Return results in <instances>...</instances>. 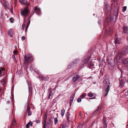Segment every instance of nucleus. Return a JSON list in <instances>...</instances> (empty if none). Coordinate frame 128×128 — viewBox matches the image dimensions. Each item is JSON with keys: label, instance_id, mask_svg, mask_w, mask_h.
Segmentation results:
<instances>
[{"label": "nucleus", "instance_id": "f257e3e1", "mask_svg": "<svg viewBox=\"0 0 128 128\" xmlns=\"http://www.w3.org/2000/svg\"><path fill=\"white\" fill-rule=\"evenodd\" d=\"M111 84L109 82V77L108 76L106 75L104 76V88L106 91L104 92V96H106L110 89Z\"/></svg>", "mask_w": 128, "mask_h": 128}, {"label": "nucleus", "instance_id": "f03ea898", "mask_svg": "<svg viewBox=\"0 0 128 128\" xmlns=\"http://www.w3.org/2000/svg\"><path fill=\"white\" fill-rule=\"evenodd\" d=\"M32 60V57L30 54H28L26 56H24V68H26L28 66V64L31 62Z\"/></svg>", "mask_w": 128, "mask_h": 128}, {"label": "nucleus", "instance_id": "7ed1b4c3", "mask_svg": "<svg viewBox=\"0 0 128 128\" xmlns=\"http://www.w3.org/2000/svg\"><path fill=\"white\" fill-rule=\"evenodd\" d=\"M89 58L87 57H84V60L82 62V64L80 66V67L82 68L86 64H88V67L90 68H91L92 67V66L91 64V62L89 61Z\"/></svg>", "mask_w": 128, "mask_h": 128}, {"label": "nucleus", "instance_id": "20e7f679", "mask_svg": "<svg viewBox=\"0 0 128 128\" xmlns=\"http://www.w3.org/2000/svg\"><path fill=\"white\" fill-rule=\"evenodd\" d=\"M29 13V9L28 7L26 8L23 10H21V15L24 16L25 17L28 16Z\"/></svg>", "mask_w": 128, "mask_h": 128}, {"label": "nucleus", "instance_id": "39448f33", "mask_svg": "<svg viewBox=\"0 0 128 128\" xmlns=\"http://www.w3.org/2000/svg\"><path fill=\"white\" fill-rule=\"evenodd\" d=\"M111 9L109 5L107 4V3L104 2V12L106 14L110 15V12Z\"/></svg>", "mask_w": 128, "mask_h": 128}, {"label": "nucleus", "instance_id": "423d86ee", "mask_svg": "<svg viewBox=\"0 0 128 128\" xmlns=\"http://www.w3.org/2000/svg\"><path fill=\"white\" fill-rule=\"evenodd\" d=\"M125 53L124 52H119L116 58V60L118 63H121V58L122 57L123 55H124Z\"/></svg>", "mask_w": 128, "mask_h": 128}, {"label": "nucleus", "instance_id": "0eeeda50", "mask_svg": "<svg viewBox=\"0 0 128 128\" xmlns=\"http://www.w3.org/2000/svg\"><path fill=\"white\" fill-rule=\"evenodd\" d=\"M35 12L38 15H40L41 14V10L38 6L35 7L34 8Z\"/></svg>", "mask_w": 128, "mask_h": 128}, {"label": "nucleus", "instance_id": "6e6552de", "mask_svg": "<svg viewBox=\"0 0 128 128\" xmlns=\"http://www.w3.org/2000/svg\"><path fill=\"white\" fill-rule=\"evenodd\" d=\"M122 64L125 66L128 65V58H125L122 60Z\"/></svg>", "mask_w": 128, "mask_h": 128}, {"label": "nucleus", "instance_id": "1a4fd4ad", "mask_svg": "<svg viewBox=\"0 0 128 128\" xmlns=\"http://www.w3.org/2000/svg\"><path fill=\"white\" fill-rule=\"evenodd\" d=\"M19 2L22 4H26L28 6L30 5V4L29 3H28L27 0H19Z\"/></svg>", "mask_w": 128, "mask_h": 128}, {"label": "nucleus", "instance_id": "9d476101", "mask_svg": "<svg viewBox=\"0 0 128 128\" xmlns=\"http://www.w3.org/2000/svg\"><path fill=\"white\" fill-rule=\"evenodd\" d=\"M112 7H115L117 6L118 4L117 2L114 0H112V3L111 4Z\"/></svg>", "mask_w": 128, "mask_h": 128}, {"label": "nucleus", "instance_id": "9b49d317", "mask_svg": "<svg viewBox=\"0 0 128 128\" xmlns=\"http://www.w3.org/2000/svg\"><path fill=\"white\" fill-rule=\"evenodd\" d=\"M107 22H114L113 18L112 16H111L110 15L109 16H108L107 18Z\"/></svg>", "mask_w": 128, "mask_h": 128}, {"label": "nucleus", "instance_id": "f8f14e48", "mask_svg": "<svg viewBox=\"0 0 128 128\" xmlns=\"http://www.w3.org/2000/svg\"><path fill=\"white\" fill-rule=\"evenodd\" d=\"M4 72V68H0V76H3Z\"/></svg>", "mask_w": 128, "mask_h": 128}, {"label": "nucleus", "instance_id": "ddd939ff", "mask_svg": "<svg viewBox=\"0 0 128 128\" xmlns=\"http://www.w3.org/2000/svg\"><path fill=\"white\" fill-rule=\"evenodd\" d=\"M47 116H46L44 120V125L43 128H49L48 127L47 125H46V122L47 119Z\"/></svg>", "mask_w": 128, "mask_h": 128}, {"label": "nucleus", "instance_id": "4468645a", "mask_svg": "<svg viewBox=\"0 0 128 128\" xmlns=\"http://www.w3.org/2000/svg\"><path fill=\"white\" fill-rule=\"evenodd\" d=\"M8 34L10 36L12 37L14 35V31L12 29H10L9 30L8 32Z\"/></svg>", "mask_w": 128, "mask_h": 128}, {"label": "nucleus", "instance_id": "2eb2a0df", "mask_svg": "<svg viewBox=\"0 0 128 128\" xmlns=\"http://www.w3.org/2000/svg\"><path fill=\"white\" fill-rule=\"evenodd\" d=\"M80 78V76L77 75L76 76L74 77L73 78L72 80L73 82H75L76 81Z\"/></svg>", "mask_w": 128, "mask_h": 128}, {"label": "nucleus", "instance_id": "dca6fc26", "mask_svg": "<svg viewBox=\"0 0 128 128\" xmlns=\"http://www.w3.org/2000/svg\"><path fill=\"white\" fill-rule=\"evenodd\" d=\"M123 30L124 33L127 34L128 33V30L127 27L124 26L123 28Z\"/></svg>", "mask_w": 128, "mask_h": 128}, {"label": "nucleus", "instance_id": "f3484780", "mask_svg": "<svg viewBox=\"0 0 128 128\" xmlns=\"http://www.w3.org/2000/svg\"><path fill=\"white\" fill-rule=\"evenodd\" d=\"M124 84V81L122 80H120V88H122Z\"/></svg>", "mask_w": 128, "mask_h": 128}, {"label": "nucleus", "instance_id": "a211bd4d", "mask_svg": "<svg viewBox=\"0 0 128 128\" xmlns=\"http://www.w3.org/2000/svg\"><path fill=\"white\" fill-rule=\"evenodd\" d=\"M101 108V107L100 106H99L95 112H94L93 113L94 115L96 114L98 112L99 110Z\"/></svg>", "mask_w": 128, "mask_h": 128}, {"label": "nucleus", "instance_id": "6ab92c4d", "mask_svg": "<svg viewBox=\"0 0 128 128\" xmlns=\"http://www.w3.org/2000/svg\"><path fill=\"white\" fill-rule=\"evenodd\" d=\"M65 112V110L62 109L61 110V114L62 117L63 116Z\"/></svg>", "mask_w": 128, "mask_h": 128}, {"label": "nucleus", "instance_id": "aec40b11", "mask_svg": "<svg viewBox=\"0 0 128 128\" xmlns=\"http://www.w3.org/2000/svg\"><path fill=\"white\" fill-rule=\"evenodd\" d=\"M49 91L50 92V94H49V95L48 98L49 99H50V97L52 95V92L50 89L49 90Z\"/></svg>", "mask_w": 128, "mask_h": 128}, {"label": "nucleus", "instance_id": "412c9836", "mask_svg": "<svg viewBox=\"0 0 128 128\" xmlns=\"http://www.w3.org/2000/svg\"><path fill=\"white\" fill-rule=\"evenodd\" d=\"M54 124H57L58 122V119L56 117L54 118Z\"/></svg>", "mask_w": 128, "mask_h": 128}, {"label": "nucleus", "instance_id": "4be33fe9", "mask_svg": "<svg viewBox=\"0 0 128 128\" xmlns=\"http://www.w3.org/2000/svg\"><path fill=\"white\" fill-rule=\"evenodd\" d=\"M59 128H66V126L65 125H61Z\"/></svg>", "mask_w": 128, "mask_h": 128}, {"label": "nucleus", "instance_id": "5701e85b", "mask_svg": "<svg viewBox=\"0 0 128 128\" xmlns=\"http://www.w3.org/2000/svg\"><path fill=\"white\" fill-rule=\"evenodd\" d=\"M103 61H102L100 62L99 66L100 67H101L103 66Z\"/></svg>", "mask_w": 128, "mask_h": 128}, {"label": "nucleus", "instance_id": "b1692460", "mask_svg": "<svg viewBox=\"0 0 128 128\" xmlns=\"http://www.w3.org/2000/svg\"><path fill=\"white\" fill-rule=\"evenodd\" d=\"M86 96V94L85 93H84L82 94V95L81 96V97L82 98H83Z\"/></svg>", "mask_w": 128, "mask_h": 128}, {"label": "nucleus", "instance_id": "393cba45", "mask_svg": "<svg viewBox=\"0 0 128 128\" xmlns=\"http://www.w3.org/2000/svg\"><path fill=\"white\" fill-rule=\"evenodd\" d=\"M39 78L40 80H44V77L42 75H40L39 76Z\"/></svg>", "mask_w": 128, "mask_h": 128}, {"label": "nucleus", "instance_id": "a878e982", "mask_svg": "<svg viewBox=\"0 0 128 128\" xmlns=\"http://www.w3.org/2000/svg\"><path fill=\"white\" fill-rule=\"evenodd\" d=\"M66 117L67 118V121L68 122L70 121V120H69V115L68 114H66Z\"/></svg>", "mask_w": 128, "mask_h": 128}, {"label": "nucleus", "instance_id": "bb28decb", "mask_svg": "<svg viewBox=\"0 0 128 128\" xmlns=\"http://www.w3.org/2000/svg\"><path fill=\"white\" fill-rule=\"evenodd\" d=\"M88 96L89 97H92L93 96V95L92 93H90L88 94Z\"/></svg>", "mask_w": 128, "mask_h": 128}, {"label": "nucleus", "instance_id": "cd10ccee", "mask_svg": "<svg viewBox=\"0 0 128 128\" xmlns=\"http://www.w3.org/2000/svg\"><path fill=\"white\" fill-rule=\"evenodd\" d=\"M127 7L126 6H124L123 7V8L122 9V11L123 12H125L126 10Z\"/></svg>", "mask_w": 128, "mask_h": 128}, {"label": "nucleus", "instance_id": "c85d7f7f", "mask_svg": "<svg viewBox=\"0 0 128 128\" xmlns=\"http://www.w3.org/2000/svg\"><path fill=\"white\" fill-rule=\"evenodd\" d=\"M115 44H118L119 43L118 40L117 39L115 40Z\"/></svg>", "mask_w": 128, "mask_h": 128}, {"label": "nucleus", "instance_id": "c756f323", "mask_svg": "<svg viewBox=\"0 0 128 128\" xmlns=\"http://www.w3.org/2000/svg\"><path fill=\"white\" fill-rule=\"evenodd\" d=\"M30 107L29 106H28L27 108V110L28 112L30 111Z\"/></svg>", "mask_w": 128, "mask_h": 128}, {"label": "nucleus", "instance_id": "7c9ffc66", "mask_svg": "<svg viewBox=\"0 0 128 128\" xmlns=\"http://www.w3.org/2000/svg\"><path fill=\"white\" fill-rule=\"evenodd\" d=\"M30 21H29V22L28 23L27 26H26V31L27 30L28 28V26L30 24Z\"/></svg>", "mask_w": 128, "mask_h": 128}, {"label": "nucleus", "instance_id": "2f4dec72", "mask_svg": "<svg viewBox=\"0 0 128 128\" xmlns=\"http://www.w3.org/2000/svg\"><path fill=\"white\" fill-rule=\"evenodd\" d=\"M28 124L29 126L30 125L31 126H32V123L31 122H28Z\"/></svg>", "mask_w": 128, "mask_h": 128}, {"label": "nucleus", "instance_id": "473e14b6", "mask_svg": "<svg viewBox=\"0 0 128 128\" xmlns=\"http://www.w3.org/2000/svg\"><path fill=\"white\" fill-rule=\"evenodd\" d=\"M25 24H23L22 26V29H23V30H24V27L25 26Z\"/></svg>", "mask_w": 128, "mask_h": 128}, {"label": "nucleus", "instance_id": "72a5a7b5", "mask_svg": "<svg viewBox=\"0 0 128 128\" xmlns=\"http://www.w3.org/2000/svg\"><path fill=\"white\" fill-rule=\"evenodd\" d=\"M70 105L72 103L73 100H72V98H71L70 99Z\"/></svg>", "mask_w": 128, "mask_h": 128}, {"label": "nucleus", "instance_id": "f704fd0d", "mask_svg": "<svg viewBox=\"0 0 128 128\" xmlns=\"http://www.w3.org/2000/svg\"><path fill=\"white\" fill-rule=\"evenodd\" d=\"M10 20L11 22H13V21L14 20L13 18H10Z\"/></svg>", "mask_w": 128, "mask_h": 128}, {"label": "nucleus", "instance_id": "c9c22d12", "mask_svg": "<svg viewBox=\"0 0 128 128\" xmlns=\"http://www.w3.org/2000/svg\"><path fill=\"white\" fill-rule=\"evenodd\" d=\"M28 112V116H30L31 115L32 112H30V111Z\"/></svg>", "mask_w": 128, "mask_h": 128}, {"label": "nucleus", "instance_id": "e433bc0d", "mask_svg": "<svg viewBox=\"0 0 128 128\" xmlns=\"http://www.w3.org/2000/svg\"><path fill=\"white\" fill-rule=\"evenodd\" d=\"M81 101V99L80 98H78L77 100V102H80Z\"/></svg>", "mask_w": 128, "mask_h": 128}, {"label": "nucleus", "instance_id": "4c0bfd02", "mask_svg": "<svg viewBox=\"0 0 128 128\" xmlns=\"http://www.w3.org/2000/svg\"><path fill=\"white\" fill-rule=\"evenodd\" d=\"M1 82L2 83V84L3 85L5 83V81L4 80H2L1 81Z\"/></svg>", "mask_w": 128, "mask_h": 128}, {"label": "nucleus", "instance_id": "58836bf2", "mask_svg": "<svg viewBox=\"0 0 128 128\" xmlns=\"http://www.w3.org/2000/svg\"><path fill=\"white\" fill-rule=\"evenodd\" d=\"M110 31H111V30L110 29H109V31H106V34H107V33H109L110 32Z\"/></svg>", "mask_w": 128, "mask_h": 128}, {"label": "nucleus", "instance_id": "ea45409f", "mask_svg": "<svg viewBox=\"0 0 128 128\" xmlns=\"http://www.w3.org/2000/svg\"><path fill=\"white\" fill-rule=\"evenodd\" d=\"M30 127L29 126L28 124H26V128H29Z\"/></svg>", "mask_w": 128, "mask_h": 128}, {"label": "nucleus", "instance_id": "a19ab883", "mask_svg": "<svg viewBox=\"0 0 128 128\" xmlns=\"http://www.w3.org/2000/svg\"><path fill=\"white\" fill-rule=\"evenodd\" d=\"M21 38L22 39L24 40L25 39V37L24 36H22L21 37Z\"/></svg>", "mask_w": 128, "mask_h": 128}, {"label": "nucleus", "instance_id": "79ce46f5", "mask_svg": "<svg viewBox=\"0 0 128 128\" xmlns=\"http://www.w3.org/2000/svg\"><path fill=\"white\" fill-rule=\"evenodd\" d=\"M36 122L38 123H39L40 122V121L39 120H38L36 121Z\"/></svg>", "mask_w": 128, "mask_h": 128}, {"label": "nucleus", "instance_id": "37998d69", "mask_svg": "<svg viewBox=\"0 0 128 128\" xmlns=\"http://www.w3.org/2000/svg\"><path fill=\"white\" fill-rule=\"evenodd\" d=\"M109 60V59H108V58H107L106 59V61H107V62H108V64H109L110 65L111 64L110 63V62H108Z\"/></svg>", "mask_w": 128, "mask_h": 128}, {"label": "nucleus", "instance_id": "c03bdc74", "mask_svg": "<svg viewBox=\"0 0 128 128\" xmlns=\"http://www.w3.org/2000/svg\"><path fill=\"white\" fill-rule=\"evenodd\" d=\"M12 58H14V60L15 59V56L14 55H12Z\"/></svg>", "mask_w": 128, "mask_h": 128}, {"label": "nucleus", "instance_id": "a18cd8bd", "mask_svg": "<svg viewBox=\"0 0 128 128\" xmlns=\"http://www.w3.org/2000/svg\"><path fill=\"white\" fill-rule=\"evenodd\" d=\"M74 96L75 94H74L71 97V98H72V100H74Z\"/></svg>", "mask_w": 128, "mask_h": 128}, {"label": "nucleus", "instance_id": "49530a36", "mask_svg": "<svg viewBox=\"0 0 128 128\" xmlns=\"http://www.w3.org/2000/svg\"><path fill=\"white\" fill-rule=\"evenodd\" d=\"M17 50H16L14 51V53L15 54H17Z\"/></svg>", "mask_w": 128, "mask_h": 128}, {"label": "nucleus", "instance_id": "de8ad7c7", "mask_svg": "<svg viewBox=\"0 0 128 128\" xmlns=\"http://www.w3.org/2000/svg\"><path fill=\"white\" fill-rule=\"evenodd\" d=\"M104 123H105V122H104ZM104 128H106L107 127V126L106 125V124H105V123H104Z\"/></svg>", "mask_w": 128, "mask_h": 128}, {"label": "nucleus", "instance_id": "09e8293b", "mask_svg": "<svg viewBox=\"0 0 128 128\" xmlns=\"http://www.w3.org/2000/svg\"><path fill=\"white\" fill-rule=\"evenodd\" d=\"M15 120H13V122H12L13 124H14V123L15 122Z\"/></svg>", "mask_w": 128, "mask_h": 128}, {"label": "nucleus", "instance_id": "8fccbe9b", "mask_svg": "<svg viewBox=\"0 0 128 128\" xmlns=\"http://www.w3.org/2000/svg\"><path fill=\"white\" fill-rule=\"evenodd\" d=\"M35 72L37 74H39V73H40V72L39 71H35Z\"/></svg>", "mask_w": 128, "mask_h": 128}, {"label": "nucleus", "instance_id": "3c124183", "mask_svg": "<svg viewBox=\"0 0 128 128\" xmlns=\"http://www.w3.org/2000/svg\"><path fill=\"white\" fill-rule=\"evenodd\" d=\"M80 125H78V126L77 127V128H80Z\"/></svg>", "mask_w": 128, "mask_h": 128}, {"label": "nucleus", "instance_id": "603ef678", "mask_svg": "<svg viewBox=\"0 0 128 128\" xmlns=\"http://www.w3.org/2000/svg\"><path fill=\"white\" fill-rule=\"evenodd\" d=\"M1 26L0 24V30H1Z\"/></svg>", "mask_w": 128, "mask_h": 128}, {"label": "nucleus", "instance_id": "864d4df0", "mask_svg": "<svg viewBox=\"0 0 128 128\" xmlns=\"http://www.w3.org/2000/svg\"><path fill=\"white\" fill-rule=\"evenodd\" d=\"M126 39L127 40H128V36L126 38Z\"/></svg>", "mask_w": 128, "mask_h": 128}, {"label": "nucleus", "instance_id": "5fc2aeb1", "mask_svg": "<svg viewBox=\"0 0 128 128\" xmlns=\"http://www.w3.org/2000/svg\"><path fill=\"white\" fill-rule=\"evenodd\" d=\"M118 13H117V16H116H116H118Z\"/></svg>", "mask_w": 128, "mask_h": 128}, {"label": "nucleus", "instance_id": "6e6d98bb", "mask_svg": "<svg viewBox=\"0 0 128 128\" xmlns=\"http://www.w3.org/2000/svg\"><path fill=\"white\" fill-rule=\"evenodd\" d=\"M32 0V2H33L34 0Z\"/></svg>", "mask_w": 128, "mask_h": 128}, {"label": "nucleus", "instance_id": "4d7b16f0", "mask_svg": "<svg viewBox=\"0 0 128 128\" xmlns=\"http://www.w3.org/2000/svg\"><path fill=\"white\" fill-rule=\"evenodd\" d=\"M98 22L99 24H100V22L99 21H98Z\"/></svg>", "mask_w": 128, "mask_h": 128}, {"label": "nucleus", "instance_id": "13d9d810", "mask_svg": "<svg viewBox=\"0 0 128 128\" xmlns=\"http://www.w3.org/2000/svg\"><path fill=\"white\" fill-rule=\"evenodd\" d=\"M117 36L116 35L115 37H116H116H117Z\"/></svg>", "mask_w": 128, "mask_h": 128}, {"label": "nucleus", "instance_id": "bf43d9fd", "mask_svg": "<svg viewBox=\"0 0 128 128\" xmlns=\"http://www.w3.org/2000/svg\"><path fill=\"white\" fill-rule=\"evenodd\" d=\"M12 10H11V12H12Z\"/></svg>", "mask_w": 128, "mask_h": 128}, {"label": "nucleus", "instance_id": "052dcab7", "mask_svg": "<svg viewBox=\"0 0 128 128\" xmlns=\"http://www.w3.org/2000/svg\"><path fill=\"white\" fill-rule=\"evenodd\" d=\"M98 60H100V59H98Z\"/></svg>", "mask_w": 128, "mask_h": 128}, {"label": "nucleus", "instance_id": "680f3d73", "mask_svg": "<svg viewBox=\"0 0 128 128\" xmlns=\"http://www.w3.org/2000/svg\"><path fill=\"white\" fill-rule=\"evenodd\" d=\"M104 117H103V120H104Z\"/></svg>", "mask_w": 128, "mask_h": 128}, {"label": "nucleus", "instance_id": "e2e57ef3", "mask_svg": "<svg viewBox=\"0 0 128 128\" xmlns=\"http://www.w3.org/2000/svg\"><path fill=\"white\" fill-rule=\"evenodd\" d=\"M125 52H126V51H125Z\"/></svg>", "mask_w": 128, "mask_h": 128}, {"label": "nucleus", "instance_id": "0e129e2a", "mask_svg": "<svg viewBox=\"0 0 128 128\" xmlns=\"http://www.w3.org/2000/svg\"><path fill=\"white\" fill-rule=\"evenodd\" d=\"M127 92H128V91H127Z\"/></svg>", "mask_w": 128, "mask_h": 128}, {"label": "nucleus", "instance_id": "69168bd1", "mask_svg": "<svg viewBox=\"0 0 128 128\" xmlns=\"http://www.w3.org/2000/svg\"><path fill=\"white\" fill-rule=\"evenodd\" d=\"M93 15H94V14H93Z\"/></svg>", "mask_w": 128, "mask_h": 128}]
</instances>
